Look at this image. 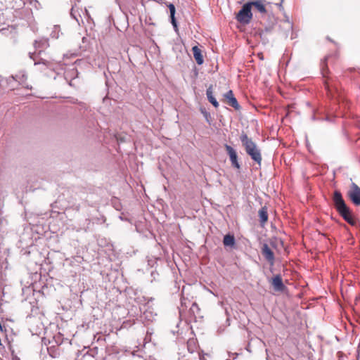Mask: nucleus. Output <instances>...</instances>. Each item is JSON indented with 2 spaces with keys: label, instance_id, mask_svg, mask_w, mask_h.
<instances>
[{
  "label": "nucleus",
  "instance_id": "f257e3e1",
  "mask_svg": "<svg viewBox=\"0 0 360 360\" xmlns=\"http://www.w3.org/2000/svg\"><path fill=\"white\" fill-rule=\"evenodd\" d=\"M333 202L335 206L340 214L343 217V218L350 224L354 225L355 224V221L352 217V215L349 211V209L346 205L342 194L340 191H335L333 195Z\"/></svg>",
  "mask_w": 360,
  "mask_h": 360
},
{
  "label": "nucleus",
  "instance_id": "f03ea898",
  "mask_svg": "<svg viewBox=\"0 0 360 360\" xmlns=\"http://www.w3.org/2000/svg\"><path fill=\"white\" fill-rule=\"evenodd\" d=\"M240 141L243 145L245 146L247 153L252 158V160L260 165L262 161V156L260 150L258 149L257 145L245 134L241 135Z\"/></svg>",
  "mask_w": 360,
  "mask_h": 360
},
{
  "label": "nucleus",
  "instance_id": "7ed1b4c3",
  "mask_svg": "<svg viewBox=\"0 0 360 360\" xmlns=\"http://www.w3.org/2000/svg\"><path fill=\"white\" fill-rule=\"evenodd\" d=\"M252 18L251 12V4L246 3L236 15L238 22L243 24H248Z\"/></svg>",
  "mask_w": 360,
  "mask_h": 360
},
{
  "label": "nucleus",
  "instance_id": "20e7f679",
  "mask_svg": "<svg viewBox=\"0 0 360 360\" xmlns=\"http://www.w3.org/2000/svg\"><path fill=\"white\" fill-rule=\"evenodd\" d=\"M347 196L355 205H360V188L355 183L351 184Z\"/></svg>",
  "mask_w": 360,
  "mask_h": 360
},
{
  "label": "nucleus",
  "instance_id": "39448f33",
  "mask_svg": "<svg viewBox=\"0 0 360 360\" xmlns=\"http://www.w3.org/2000/svg\"><path fill=\"white\" fill-rule=\"evenodd\" d=\"M225 148L229 155L232 165L236 167L237 169H239L240 165L238 162V155L236 150L229 145H225Z\"/></svg>",
  "mask_w": 360,
  "mask_h": 360
},
{
  "label": "nucleus",
  "instance_id": "423d86ee",
  "mask_svg": "<svg viewBox=\"0 0 360 360\" xmlns=\"http://www.w3.org/2000/svg\"><path fill=\"white\" fill-rule=\"evenodd\" d=\"M271 285H273L274 289L277 292H282L285 288L282 278L279 275H276L272 278Z\"/></svg>",
  "mask_w": 360,
  "mask_h": 360
},
{
  "label": "nucleus",
  "instance_id": "0eeeda50",
  "mask_svg": "<svg viewBox=\"0 0 360 360\" xmlns=\"http://www.w3.org/2000/svg\"><path fill=\"white\" fill-rule=\"evenodd\" d=\"M225 98L228 100V103L233 107L234 108L236 109H238L239 108V105L237 102V100L236 98L234 97L233 96V91H229L226 94H225Z\"/></svg>",
  "mask_w": 360,
  "mask_h": 360
},
{
  "label": "nucleus",
  "instance_id": "6e6552de",
  "mask_svg": "<svg viewBox=\"0 0 360 360\" xmlns=\"http://www.w3.org/2000/svg\"><path fill=\"white\" fill-rule=\"evenodd\" d=\"M193 57L198 65H202L204 62L203 57L202 55L201 50L197 46H195L192 49Z\"/></svg>",
  "mask_w": 360,
  "mask_h": 360
},
{
  "label": "nucleus",
  "instance_id": "1a4fd4ad",
  "mask_svg": "<svg viewBox=\"0 0 360 360\" xmlns=\"http://www.w3.org/2000/svg\"><path fill=\"white\" fill-rule=\"evenodd\" d=\"M262 255L269 262L273 263L274 259V256L273 252L268 247L267 245H264L262 248Z\"/></svg>",
  "mask_w": 360,
  "mask_h": 360
},
{
  "label": "nucleus",
  "instance_id": "9d476101",
  "mask_svg": "<svg viewBox=\"0 0 360 360\" xmlns=\"http://www.w3.org/2000/svg\"><path fill=\"white\" fill-rule=\"evenodd\" d=\"M251 4V7L254 6L260 13H265L266 8L264 0H256L255 1L248 2Z\"/></svg>",
  "mask_w": 360,
  "mask_h": 360
},
{
  "label": "nucleus",
  "instance_id": "9b49d317",
  "mask_svg": "<svg viewBox=\"0 0 360 360\" xmlns=\"http://www.w3.org/2000/svg\"><path fill=\"white\" fill-rule=\"evenodd\" d=\"M259 216L260 218V221L262 224H264L268 220V214H267V210L265 207H262L259 211Z\"/></svg>",
  "mask_w": 360,
  "mask_h": 360
},
{
  "label": "nucleus",
  "instance_id": "f8f14e48",
  "mask_svg": "<svg viewBox=\"0 0 360 360\" xmlns=\"http://www.w3.org/2000/svg\"><path fill=\"white\" fill-rule=\"evenodd\" d=\"M223 243L225 246H233L235 244V238L233 236L226 235Z\"/></svg>",
  "mask_w": 360,
  "mask_h": 360
},
{
  "label": "nucleus",
  "instance_id": "ddd939ff",
  "mask_svg": "<svg viewBox=\"0 0 360 360\" xmlns=\"http://www.w3.org/2000/svg\"><path fill=\"white\" fill-rule=\"evenodd\" d=\"M35 48L38 49H46L48 46V41L46 39H43L40 41H36L34 43Z\"/></svg>",
  "mask_w": 360,
  "mask_h": 360
},
{
  "label": "nucleus",
  "instance_id": "4468645a",
  "mask_svg": "<svg viewBox=\"0 0 360 360\" xmlns=\"http://www.w3.org/2000/svg\"><path fill=\"white\" fill-rule=\"evenodd\" d=\"M169 12H170V16L172 18V23L174 27H176L175 18H174V14H175V7L173 4H169Z\"/></svg>",
  "mask_w": 360,
  "mask_h": 360
},
{
  "label": "nucleus",
  "instance_id": "2eb2a0df",
  "mask_svg": "<svg viewBox=\"0 0 360 360\" xmlns=\"http://www.w3.org/2000/svg\"><path fill=\"white\" fill-rule=\"evenodd\" d=\"M208 100L215 108L219 106V103L214 96H210Z\"/></svg>",
  "mask_w": 360,
  "mask_h": 360
},
{
  "label": "nucleus",
  "instance_id": "dca6fc26",
  "mask_svg": "<svg viewBox=\"0 0 360 360\" xmlns=\"http://www.w3.org/2000/svg\"><path fill=\"white\" fill-rule=\"evenodd\" d=\"M14 29L13 27H8V28H2L0 30V32L2 34L6 35L8 32H11L13 31Z\"/></svg>",
  "mask_w": 360,
  "mask_h": 360
},
{
  "label": "nucleus",
  "instance_id": "f3484780",
  "mask_svg": "<svg viewBox=\"0 0 360 360\" xmlns=\"http://www.w3.org/2000/svg\"><path fill=\"white\" fill-rule=\"evenodd\" d=\"M207 98H210V96H213L212 95V87H209L207 90Z\"/></svg>",
  "mask_w": 360,
  "mask_h": 360
},
{
  "label": "nucleus",
  "instance_id": "a211bd4d",
  "mask_svg": "<svg viewBox=\"0 0 360 360\" xmlns=\"http://www.w3.org/2000/svg\"><path fill=\"white\" fill-rule=\"evenodd\" d=\"M54 29H55L56 30H59V27H58V26H55Z\"/></svg>",
  "mask_w": 360,
  "mask_h": 360
},
{
  "label": "nucleus",
  "instance_id": "6ab92c4d",
  "mask_svg": "<svg viewBox=\"0 0 360 360\" xmlns=\"http://www.w3.org/2000/svg\"><path fill=\"white\" fill-rule=\"evenodd\" d=\"M53 37L57 38V37H58V35H56V34H53Z\"/></svg>",
  "mask_w": 360,
  "mask_h": 360
}]
</instances>
